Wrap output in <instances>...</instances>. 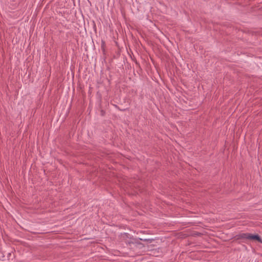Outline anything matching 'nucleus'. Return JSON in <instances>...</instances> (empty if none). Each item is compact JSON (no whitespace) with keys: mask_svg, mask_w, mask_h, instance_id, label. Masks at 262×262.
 Listing matches in <instances>:
<instances>
[{"mask_svg":"<svg viewBox=\"0 0 262 262\" xmlns=\"http://www.w3.org/2000/svg\"><path fill=\"white\" fill-rule=\"evenodd\" d=\"M240 237L243 239L256 240L262 244V238L258 234H252L249 233H243L240 234Z\"/></svg>","mask_w":262,"mask_h":262,"instance_id":"f257e3e1","label":"nucleus"}]
</instances>
